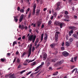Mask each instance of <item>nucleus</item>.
I'll return each mask as SVG.
<instances>
[{
  "mask_svg": "<svg viewBox=\"0 0 78 78\" xmlns=\"http://www.w3.org/2000/svg\"><path fill=\"white\" fill-rule=\"evenodd\" d=\"M14 21H15V22H17L18 21V19L17 18V16L14 17Z\"/></svg>",
  "mask_w": 78,
  "mask_h": 78,
  "instance_id": "nucleus-19",
  "label": "nucleus"
},
{
  "mask_svg": "<svg viewBox=\"0 0 78 78\" xmlns=\"http://www.w3.org/2000/svg\"><path fill=\"white\" fill-rule=\"evenodd\" d=\"M55 50L56 51H55V52H54V53H53V54H54V55H56L57 54V48L55 49Z\"/></svg>",
  "mask_w": 78,
  "mask_h": 78,
  "instance_id": "nucleus-24",
  "label": "nucleus"
},
{
  "mask_svg": "<svg viewBox=\"0 0 78 78\" xmlns=\"http://www.w3.org/2000/svg\"><path fill=\"white\" fill-rule=\"evenodd\" d=\"M60 48L62 50H64L65 49V48L62 47H60Z\"/></svg>",
  "mask_w": 78,
  "mask_h": 78,
  "instance_id": "nucleus-33",
  "label": "nucleus"
},
{
  "mask_svg": "<svg viewBox=\"0 0 78 78\" xmlns=\"http://www.w3.org/2000/svg\"><path fill=\"white\" fill-rule=\"evenodd\" d=\"M24 38H25V36H23L22 37V39H24Z\"/></svg>",
  "mask_w": 78,
  "mask_h": 78,
  "instance_id": "nucleus-63",
  "label": "nucleus"
},
{
  "mask_svg": "<svg viewBox=\"0 0 78 78\" xmlns=\"http://www.w3.org/2000/svg\"><path fill=\"white\" fill-rule=\"evenodd\" d=\"M21 9H20V7H18L17 8V10L18 11H19Z\"/></svg>",
  "mask_w": 78,
  "mask_h": 78,
  "instance_id": "nucleus-45",
  "label": "nucleus"
},
{
  "mask_svg": "<svg viewBox=\"0 0 78 78\" xmlns=\"http://www.w3.org/2000/svg\"><path fill=\"white\" fill-rule=\"evenodd\" d=\"M23 19V15H21V16H20V18L19 20L20 22H21V21H22Z\"/></svg>",
  "mask_w": 78,
  "mask_h": 78,
  "instance_id": "nucleus-12",
  "label": "nucleus"
},
{
  "mask_svg": "<svg viewBox=\"0 0 78 78\" xmlns=\"http://www.w3.org/2000/svg\"><path fill=\"white\" fill-rule=\"evenodd\" d=\"M36 63L35 62H34V63H33L31 64V66H34V65H35L36 64V63Z\"/></svg>",
  "mask_w": 78,
  "mask_h": 78,
  "instance_id": "nucleus-39",
  "label": "nucleus"
},
{
  "mask_svg": "<svg viewBox=\"0 0 78 78\" xmlns=\"http://www.w3.org/2000/svg\"><path fill=\"white\" fill-rule=\"evenodd\" d=\"M50 64V63H49V62H48V63H47V66H49Z\"/></svg>",
  "mask_w": 78,
  "mask_h": 78,
  "instance_id": "nucleus-58",
  "label": "nucleus"
},
{
  "mask_svg": "<svg viewBox=\"0 0 78 78\" xmlns=\"http://www.w3.org/2000/svg\"><path fill=\"white\" fill-rule=\"evenodd\" d=\"M44 62H42L41 63V65H40V66H43L44 65Z\"/></svg>",
  "mask_w": 78,
  "mask_h": 78,
  "instance_id": "nucleus-59",
  "label": "nucleus"
},
{
  "mask_svg": "<svg viewBox=\"0 0 78 78\" xmlns=\"http://www.w3.org/2000/svg\"><path fill=\"white\" fill-rule=\"evenodd\" d=\"M64 62V60H60L57 62V65H60L61 64L63 63Z\"/></svg>",
  "mask_w": 78,
  "mask_h": 78,
  "instance_id": "nucleus-8",
  "label": "nucleus"
},
{
  "mask_svg": "<svg viewBox=\"0 0 78 78\" xmlns=\"http://www.w3.org/2000/svg\"><path fill=\"white\" fill-rule=\"evenodd\" d=\"M57 16V13H56V12L55 13H54V16L55 17H56V16Z\"/></svg>",
  "mask_w": 78,
  "mask_h": 78,
  "instance_id": "nucleus-49",
  "label": "nucleus"
},
{
  "mask_svg": "<svg viewBox=\"0 0 78 78\" xmlns=\"http://www.w3.org/2000/svg\"><path fill=\"white\" fill-rule=\"evenodd\" d=\"M0 61H1V62H4L5 61V59L4 58H1L0 59Z\"/></svg>",
  "mask_w": 78,
  "mask_h": 78,
  "instance_id": "nucleus-28",
  "label": "nucleus"
},
{
  "mask_svg": "<svg viewBox=\"0 0 78 78\" xmlns=\"http://www.w3.org/2000/svg\"><path fill=\"white\" fill-rule=\"evenodd\" d=\"M36 60V59L34 58L32 60H29L28 59H26V60H25V61L24 62V63H29L30 62H33V61H34Z\"/></svg>",
  "mask_w": 78,
  "mask_h": 78,
  "instance_id": "nucleus-3",
  "label": "nucleus"
},
{
  "mask_svg": "<svg viewBox=\"0 0 78 78\" xmlns=\"http://www.w3.org/2000/svg\"><path fill=\"white\" fill-rule=\"evenodd\" d=\"M36 8V4H34V5H33V15H34L35 12V9Z\"/></svg>",
  "mask_w": 78,
  "mask_h": 78,
  "instance_id": "nucleus-4",
  "label": "nucleus"
},
{
  "mask_svg": "<svg viewBox=\"0 0 78 78\" xmlns=\"http://www.w3.org/2000/svg\"><path fill=\"white\" fill-rule=\"evenodd\" d=\"M50 47L52 48H53L55 47V44L52 43L50 45Z\"/></svg>",
  "mask_w": 78,
  "mask_h": 78,
  "instance_id": "nucleus-17",
  "label": "nucleus"
},
{
  "mask_svg": "<svg viewBox=\"0 0 78 78\" xmlns=\"http://www.w3.org/2000/svg\"><path fill=\"white\" fill-rule=\"evenodd\" d=\"M43 36H44V34H42L41 35V41H42V40H43Z\"/></svg>",
  "mask_w": 78,
  "mask_h": 78,
  "instance_id": "nucleus-20",
  "label": "nucleus"
},
{
  "mask_svg": "<svg viewBox=\"0 0 78 78\" xmlns=\"http://www.w3.org/2000/svg\"><path fill=\"white\" fill-rule=\"evenodd\" d=\"M65 18H67V19H68L69 18V16H68L67 15H66V16H65Z\"/></svg>",
  "mask_w": 78,
  "mask_h": 78,
  "instance_id": "nucleus-50",
  "label": "nucleus"
},
{
  "mask_svg": "<svg viewBox=\"0 0 78 78\" xmlns=\"http://www.w3.org/2000/svg\"><path fill=\"white\" fill-rule=\"evenodd\" d=\"M62 17V15H60V16H58V18L60 19V18Z\"/></svg>",
  "mask_w": 78,
  "mask_h": 78,
  "instance_id": "nucleus-44",
  "label": "nucleus"
},
{
  "mask_svg": "<svg viewBox=\"0 0 78 78\" xmlns=\"http://www.w3.org/2000/svg\"><path fill=\"white\" fill-rule=\"evenodd\" d=\"M73 30H71L69 32V34H72L73 33Z\"/></svg>",
  "mask_w": 78,
  "mask_h": 78,
  "instance_id": "nucleus-42",
  "label": "nucleus"
},
{
  "mask_svg": "<svg viewBox=\"0 0 78 78\" xmlns=\"http://www.w3.org/2000/svg\"><path fill=\"white\" fill-rule=\"evenodd\" d=\"M73 38H70V39H69V41L70 42H72V41H73Z\"/></svg>",
  "mask_w": 78,
  "mask_h": 78,
  "instance_id": "nucleus-25",
  "label": "nucleus"
},
{
  "mask_svg": "<svg viewBox=\"0 0 78 78\" xmlns=\"http://www.w3.org/2000/svg\"><path fill=\"white\" fill-rule=\"evenodd\" d=\"M54 23H55V25H57L60 24H59V23H58V22H56V21L54 22Z\"/></svg>",
  "mask_w": 78,
  "mask_h": 78,
  "instance_id": "nucleus-29",
  "label": "nucleus"
},
{
  "mask_svg": "<svg viewBox=\"0 0 78 78\" xmlns=\"http://www.w3.org/2000/svg\"><path fill=\"white\" fill-rule=\"evenodd\" d=\"M37 41H36L35 42V43H34V46H36L35 47V48H36V49H37L39 47V46H40V44H38L37 45Z\"/></svg>",
  "mask_w": 78,
  "mask_h": 78,
  "instance_id": "nucleus-7",
  "label": "nucleus"
},
{
  "mask_svg": "<svg viewBox=\"0 0 78 78\" xmlns=\"http://www.w3.org/2000/svg\"><path fill=\"white\" fill-rule=\"evenodd\" d=\"M56 5L57 6V8H56V10H57V11H59L60 9V8H59V6H60V2H58L56 4Z\"/></svg>",
  "mask_w": 78,
  "mask_h": 78,
  "instance_id": "nucleus-6",
  "label": "nucleus"
},
{
  "mask_svg": "<svg viewBox=\"0 0 78 78\" xmlns=\"http://www.w3.org/2000/svg\"><path fill=\"white\" fill-rule=\"evenodd\" d=\"M77 58V57H74V61H76Z\"/></svg>",
  "mask_w": 78,
  "mask_h": 78,
  "instance_id": "nucleus-43",
  "label": "nucleus"
},
{
  "mask_svg": "<svg viewBox=\"0 0 78 78\" xmlns=\"http://www.w3.org/2000/svg\"><path fill=\"white\" fill-rule=\"evenodd\" d=\"M23 65L24 66H27L28 65V64H27V63H26V62H24L23 63Z\"/></svg>",
  "mask_w": 78,
  "mask_h": 78,
  "instance_id": "nucleus-37",
  "label": "nucleus"
},
{
  "mask_svg": "<svg viewBox=\"0 0 78 78\" xmlns=\"http://www.w3.org/2000/svg\"><path fill=\"white\" fill-rule=\"evenodd\" d=\"M20 28H21V29H25L26 30L27 28H28V27L26 26H25V27H24V25H22V27Z\"/></svg>",
  "mask_w": 78,
  "mask_h": 78,
  "instance_id": "nucleus-10",
  "label": "nucleus"
},
{
  "mask_svg": "<svg viewBox=\"0 0 78 78\" xmlns=\"http://www.w3.org/2000/svg\"><path fill=\"white\" fill-rule=\"evenodd\" d=\"M61 67H58L56 69L57 70H60V69H61Z\"/></svg>",
  "mask_w": 78,
  "mask_h": 78,
  "instance_id": "nucleus-62",
  "label": "nucleus"
},
{
  "mask_svg": "<svg viewBox=\"0 0 78 78\" xmlns=\"http://www.w3.org/2000/svg\"><path fill=\"white\" fill-rule=\"evenodd\" d=\"M59 25L60 28H62V25H63V24H62V23H60Z\"/></svg>",
  "mask_w": 78,
  "mask_h": 78,
  "instance_id": "nucleus-27",
  "label": "nucleus"
},
{
  "mask_svg": "<svg viewBox=\"0 0 78 78\" xmlns=\"http://www.w3.org/2000/svg\"><path fill=\"white\" fill-rule=\"evenodd\" d=\"M51 20H50L49 21V22H48V25L49 26V25L51 24Z\"/></svg>",
  "mask_w": 78,
  "mask_h": 78,
  "instance_id": "nucleus-32",
  "label": "nucleus"
},
{
  "mask_svg": "<svg viewBox=\"0 0 78 78\" xmlns=\"http://www.w3.org/2000/svg\"><path fill=\"white\" fill-rule=\"evenodd\" d=\"M30 9L29 8L27 9H26V12H29V11H30Z\"/></svg>",
  "mask_w": 78,
  "mask_h": 78,
  "instance_id": "nucleus-35",
  "label": "nucleus"
},
{
  "mask_svg": "<svg viewBox=\"0 0 78 78\" xmlns=\"http://www.w3.org/2000/svg\"><path fill=\"white\" fill-rule=\"evenodd\" d=\"M41 22L40 21H38L37 23V27H41Z\"/></svg>",
  "mask_w": 78,
  "mask_h": 78,
  "instance_id": "nucleus-16",
  "label": "nucleus"
},
{
  "mask_svg": "<svg viewBox=\"0 0 78 78\" xmlns=\"http://www.w3.org/2000/svg\"><path fill=\"white\" fill-rule=\"evenodd\" d=\"M45 37H44V40H47V38H48V36L47 35V34H45Z\"/></svg>",
  "mask_w": 78,
  "mask_h": 78,
  "instance_id": "nucleus-21",
  "label": "nucleus"
},
{
  "mask_svg": "<svg viewBox=\"0 0 78 78\" xmlns=\"http://www.w3.org/2000/svg\"><path fill=\"white\" fill-rule=\"evenodd\" d=\"M26 52H23V53L22 54V55H21V57H23V56L26 55Z\"/></svg>",
  "mask_w": 78,
  "mask_h": 78,
  "instance_id": "nucleus-31",
  "label": "nucleus"
},
{
  "mask_svg": "<svg viewBox=\"0 0 78 78\" xmlns=\"http://www.w3.org/2000/svg\"><path fill=\"white\" fill-rule=\"evenodd\" d=\"M16 61H17V63H19L20 62V59H17Z\"/></svg>",
  "mask_w": 78,
  "mask_h": 78,
  "instance_id": "nucleus-41",
  "label": "nucleus"
},
{
  "mask_svg": "<svg viewBox=\"0 0 78 78\" xmlns=\"http://www.w3.org/2000/svg\"><path fill=\"white\" fill-rule=\"evenodd\" d=\"M64 21L66 22H69V20H68L67 19H64Z\"/></svg>",
  "mask_w": 78,
  "mask_h": 78,
  "instance_id": "nucleus-47",
  "label": "nucleus"
},
{
  "mask_svg": "<svg viewBox=\"0 0 78 78\" xmlns=\"http://www.w3.org/2000/svg\"><path fill=\"white\" fill-rule=\"evenodd\" d=\"M20 12H21V13H23L24 12V9H21L20 10Z\"/></svg>",
  "mask_w": 78,
  "mask_h": 78,
  "instance_id": "nucleus-26",
  "label": "nucleus"
},
{
  "mask_svg": "<svg viewBox=\"0 0 78 78\" xmlns=\"http://www.w3.org/2000/svg\"><path fill=\"white\" fill-rule=\"evenodd\" d=\"M66 46L68 47L70 46V43H69V41L66 42Z\"/></svg>",
  "mask_w": 78,
  "mask_h": 78,
  "instance_id": "nucleus-18",
  "label": "nucleus"
},
{
  "mask_svg": "<svg viewBox=\"0 0 78 78\" xmlns=\"http://www.w3.org/2000/svg\"><path fill=\"white\" fill-rule=\"evenodd\" d=\"M58 35L57 34H55V41H57V40L58 39Z\"/></svg>",
  "mask_w": 78,
  "mask_h": 78,
  "instance_id": "nucleus-15",
  "label": "nucleus"
},
{
  "mask_svg": "<svg viewBox=\"0 0 78 78\" xmlns=\"http://www.w3.org/2000/svg\"><path fill=\"white\" fill-rule=\"evenodd\" d=\"M21 27H22V25H21L20 24L19 26V28H21Z\"/></svg>",
  "mask_w": 78,
  "mask_h": 78,
  "instance_id": "nucleus-56",
  "label": "nucleus"
},
{
  "mask_svg": "<svg viewBox=\"0 0 78 78\" xmlns=\"http://www.w3.org/2000/svg\"><path fill=\"white\" fill-rule=\"evenodd\" d=\"M66 40H68V39H69V36L68 35H67L66 36Z\"/></svg>",
  "mask_w": 78,
  "mask_h": 78,
  "instance_id": "nucleus-40",
  "label": "nucleus"
},
{
  "mask_svg": "<svg viewBox=\"0 0 78 78\" xmlns=\"http://www.w3.org/2000/svg\"><path fill=\"white\" fill-rule=\"evenodd\" d=\"M74 71H75V73H76L77 72V73L78 74V71H77V69L76 68L73 69V70L72 71V73H73Z\"/></svg>",
  "mask_w": 78,
  "mask_h": 78,
  "instance_id": "nucleus-11",
  "label": "nucleus"
},
{
  "mask_svg": "<svg viewBox=\"0 0 78 78\" xmlns=\"http://www.w3.org/2000/svg\"><path fill=\"white\" fill-rule=\"evenodd\" d=\"M43 65H40L39 66L37 67V68H41L42 67V66Z\"/></svg>",
  "mask_w": 78,
  "mask_h": 78,
  "instance_id": "nucleus-54",
  "label": "nucleus"
},
{
  "mask_svg": "<svg viewBox=\"0 0 78 78\" xmlns=\"http://www.w3.org/2000/svg\"><path fill=\"white\" fill-rule=\"evenodd\" d=\"M47 54L46 53L44 54V55H43V58L44 59V60L46 59L47 58Z\"/></svg>",
  "mask_w": 78,
  "mask_h": 78,
  "instance_id": "nucleus-13",
  "label": "nucleus"
},
{
  "mask_svg": "<svg viewBox=\"0 0 78 78\" xmlns=\"http://www.w3.org/2000/svg\"><path fill=\"white\" fill-rule=\"evenodd\" d=\"M51 62H55V59L52 60Z\"/></svg>",
  "mask_w": 78,
  "mask_h": 78,
  "instance_id": "nucleus-60",
  "label": "nucleus"
},
{
  "mask_svg": "<svg viewBox=\"0 0 78 78\" xmlns=\"http://www.w3.org/2000/svg\"><path fill=\"white\" fill-rule=\"evenodd\" d=\"M62 55L65 57H67L69 55V53L66 51H65L62 52Z\"/></svg>",
  "mask_w": 78,
  "mask_h": 78,
  "instance_id": "nucleus-5",
  "label": "nucleus"
},
{
  "mask_svg": "<svg viewBox=\"0 0 78 78\" xmlns=\"http://www.w3.org/2000/svg\"><path fill=\"white\" fill-rule=\"evenodd\" d=\"M21 65H20L18 66V69H20L21 68Z\"/></svg>",
  "mask_w": 78,
  "mask_h": 78,
  "instance_id": "nucleus-52",
  "label": "nucleus"
},
{
  "mask_svg": "<svg viewBox=\"0 0 78 78\" xmlns=\"http://www.w3.org/2000/svg\"><path fill=\"white\" fill-rule=\"evenodd\" d=\"M68 11H65V15H67V14H68Z\"/></svg>",
  "mask_w": 78,
  "mask_h": 78,
  "instance_id": "nucleus-36",
  "label": "nucleus"
},
{
  "mask_svg": "<svg viewBox=\"0 0 78 78\" xmlns=\"http://www.w3.org/2000/svg\"><path fill=\"white\" fill-rule=\"evenodd\" d=\"M57 75V73H54V74H53V76H55Z\"/></svg>",
  "mask_w": 78,
  "mask_h": 78,
  "instance_id": "nucleus-53",
  "label": "nucleus"
},
{
  "mask_svg": "<svg viewBox=\"0 0 78 78\" xmlns=\"http://www.w3.org/2000/svg\"><path fill=\"white\" fill-rule=\"evenodd\" d=\"M35 48H36L34 47L32 48V44H30V46L29 48V49L28 50V56H27V58H29L30 55H31V50H32V52H33L34 51Z\"/></svg>",
  "mask_w": 78,
  "mask_h": 78,
  "instance_id": "nucleus-1",
  "label": "nucleus"
},
{
  "mask_svg": "<svg viewBox=\"0 0 78 78\" xmlns=\"http://www.w3.org/2000/svg\"><path fill=\"white\" fill-rule=\"evenodd\" d=\"M15 44H17V42L16 41H14L13 43V46H14Z\"/></svg>",
  "mask_w": 78,
  "mask_h": 78,
  "instance_id": "nucleus-23",
  "label": "nucleus"
},
{
  "mask_svg": "<svg viewBox=\"0 0 78 78\" xmlns=\"http://www.w3.org/2000/svg\"><path fill=\"white\" fill-rule=\"evenodd\" d=\"M69 3H71L72 2V0H69Z\"/></svg>",
  "mask_w": 78,
  "mask_h": 78,
  "instance_id": "nucleus-57",
  "label": "nucleus"
},
{
  "mask_svg": "<svg viewBox=\"0 0 78 78\" xmlns=\"http://www.w3.org/2000/svg\"><path fill=\"white\" fill-rule=\"evenodd\" d=\"M9 78H16V76H15V74L14 73L10 75V76H9Z\"/></svg>",
  "mask_w": 78,
  "mask_h": 78,
  "instance_id": "nucleus-9",
  "label": "nucleus"
},
{
  "mask_svg": "<svg viewBox=\"0 0 78 78\" xmlns=\"http://www.w3.org/2000/svg\"><path fill=\"white\" fill-rule=\"evenodd\" d=\"M31 31H32V30H31V29H30V30H29V32H30V33H31Z\"/></svg>",
  "mask_w": 78,
  "mask_h": 78,
  "instance_id": "nucleus-64",
  "label": "nucleus"
},
{
  "mask_svg": "<svg viewBox=\"0 0 78 78\" xmlns=\"http://www.w3.org/2000/svg\"><path fill=\"white\" fill-rule=\"evenodd\" d=\"M69 28H70V29L72 30H73V29H74V28H75V27H70Z\"/></svg>",
  "mask_w": 78,
  "mask_h": 78,
  "instance_id": "nucleus-34",
  "label": "nucleus"
},
{
  "mask_svg": "<svg viewBox=\"0 0 78 78\" xmlns=\"http://www.w3.org/2000/svg\"><path fill=\"white\" fill-rule=\"evenodd\" d=\"M46 10H47V8H44V9H43V11H46Z\"/></svg>",
  "mask_w": 78,
  "mask_h": 78,
  "instance_id": "nucleus-55",
  "label": "nucleus"
},
{
  "mask_svg": "<svg viewBox=\"0 0 78 78\" xmlns=\"http://www.w3.org/2000/svg\"><path fill=\"white\" fill-rule=\"evenodd\" d=\"M21 37H20L19 38H18V41H19V40H21Z\"/></svg>",
  "mask_w": 78,
  "mask_h": 78,
  "instance_id": "nucleus-61",
  "label": "nucleus"
},
{
  "mask_svg": "<svg viewBox=\"0 0 78 78\" xmlns=\"http://www.w3.org/2000/svg\"><path fill=\"white\" fill-rule=\"evenodd\" d=\"M36 37V36L35 35H30L29 37H28V40H29L30 41H33V43H34Z\"/></svg>",
  "mask_w": 78,
  "mask_h": 78,
  "instance_id": "nucleus-2",
  "label": "nucleus"
},
{
  "mask_svg": "<svg viewBox=\"0 0 78 78\" xmlns=\"http://www.w3.org/2000/svg\"><path fill=\"white\" fill-rule=\"evenodd\" d=\"M32 72V71H30L29 72H28V73L26 74V75L27 76H28V75H29V74H30Z\"/></svg>",
  "mask_w": 78,
  "mask_h": 78,
  "instance_id": "nucleus-38",
  "label": "nucleus"
},
{
  "mask_svg": "<svg viewBox=\"0 0 78 78\" xmlns=\"http://www.w3.org/2000/svg\"><path fill=\"white\" fill-rule=\"evenodd\" d=\"M78 35H76V34H73V37L76 38V37H77V36H78Z\"/></svg>",
  "mask_w": 78,
  "mask_h": 78,
  "instance_id": "nucleus-22",
  "label": "nucleus"
},
{
  "mask_svg": "<svg viewBox=\"0 0 78 78\" xmlns=\"http://www.w3.org/2000/svg\"><path fill=\"white\" fill-rule=\"evenodd\" d=\"M40 9H37L36 10V15L37 16L38 15L39 12H40Z\"/></svg>",
  "mask_w": 78,
  "mask_h": 78,
  "instance_id": "nucleus-14",
  "label": "nucleus"
},
{
  "mask_svg": "<svg viewBox=\"0 0 78 78\" xmlns=\"http://www.w3.org/2000/svg\"><path fill=\"white\" fill-rule=\"evenodd\" d=\"M41 72L39 73H38V74H37L36 75V77L38 76H39V75L41 74Z\"/></svg>",
  "mask_w": 78,
  "mask_h": 78,
  "instance_id": "nucleus-46",
  "label": "nucleus"
},
{
  "mask_svg": "<svg viewBox=\"0 0 78 78\" xmlns=\"http://www.w3.org/2000/svg\"><path fill=\"white\" fill-rule=\"evenodd\" d=\"M44 27V24L42 25L41 26V28H43Z\"/></svg>",
  "mask_w": 78,
  "mask_h": 78,
  "instance_id": "nucleus-51",
  "label": "nucleus"
},
{
  "mask_svg": "<svg viewBox=\"0 0 78 78\" xmlns=\"http://www.w3.org/2000/svg\"><path fill=\"white\" fill-rule=\"evenodd\" d=\"M31 12H30L29 13V15H28V18H30L31 17Z\"/></svg>",
  "mask_w": 78,
  "mask_h": 78,
  "instance_id": "nucleus-30",
  "label": "nucleus"
},
{
  "mask_svg": "<svg viewBox=\"0 0 78 78\" xmlns=\"http://www.w3.org/2000/svg\"><path fill=\"white\" fill-rule=\"evenodd\" d=\"M73 58H72V59H71V60L70 61V62H74L73 61Z\"/></svg>",
  "mask_w": 78,
  "mask_h": 78,
  "instance_id": "nucleus-48",
  "label": "nucleus"
}]
</instances>
